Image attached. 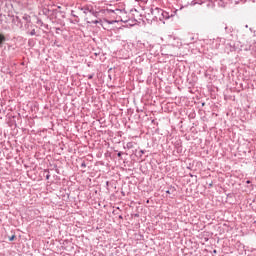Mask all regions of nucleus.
I'll list each match as a JSON object with an SVG mask.
<instances>
[{
  "label": "nucleus",
  "instance_id": "obj_4",
  "mask_svg": "<svg viewBox=\"0 0 256 256\" xmlns=\"http://www.w3.org/2000/svg\"><path fill=\"white\" fill-rule=\"evenodd\" d=\"M93 23H95V24H97V23H101V20L93 21Z\"/></svg>",
  "mask_w": 256,
  "mask_h": 256
},
{
  "label": "nucleus",
  "instance_id": "obj_6",
  "mask_svg": "<svg viewBox=\"0 0 256 256\" xmlns=\"http://www.w3.org/2000/svg\"><path fill=\"white\" fill-rule=\"evenodd\" d=\"M88 79H93V76H89Z\"/></svg>",
  "mask_w": 256,
  "mask_h": 256
},
{
  "label": "nucleus",
  "instance_id": "obj_2",
  "mask_svg": "<svg viewBox=\"0 0 256 256\" xmlns=\"http://www.w3.org/2000/svg\"><path fill=\"white\" fill-rule=\"evenodd\" d=\"M105 13H114V11L107 9V10L105 11Z\"/></svg>",
  "mask_w": 256,
  "mask_h": 256
},
{
  "label": "nucleus",
  "instance_id": "obj_5",
  "mask_svg": "<svg viewBox=\"0 0 256 256\" xmlns=\"http://www.w3.org/2000/svg\"><path fill=\"white\" fill-rule=\"evenodd\" d=\"M166 193H167L168 195H170V194H171V192H170L169 190H167V191H166Z\"/></svg>",
  "mask_w": 256,
  "mask_h": 256
},
{
  "label": "nucleus",
  "instance_id": "obj_1",
  "mask_svg": "<svg viewBox=\"0 0 256 256\" xmlns=\"http://www.w3.org/2000/svg\"><path fill=\"white\" fill-rule=\"evenodd\" d=\"M5 41V35L0 34V45L3 44Z\"/></svg>",
  "mask_w": 256,
  "mask_h": 256
},
{
  "label": "nucleus",
  "instance_id": "obj_8",
  "mask_svg": "<svg viewBox=\"0 0 256 256\" xmlns=\"http://www.w3.org/2000/svg\"><path fill=\"white\" fill-rule=\"evenodd\" d=\"M246 183L249 185V183H251V181L248 180Z\"/></svg>",
  "mask_w": 256,
  "mask_h": 256
},
{
  "label": "nucleus",
  "instance_id": "obj_7",
  "mask_svg": "<svg viewBox=\"0 0 256 256\" xmlns=\"http://www.w3.org/2000/svg\"><path fill=\"white\" fill-rule=\"evenodd\" d=\"M118 157H121V152L118 153Z\"/></svg>",
  "mask_w": 256,
  "mask_h": 256
},
{
  "label": "nucleus",
  "instance_id": "obj_3",
  "mask_svg": "<svg viewBox=\"0 0 256 256\" xmlns=\"http://www.w3.org/2000/svg\"><path fill=\"white\" fill-rule=\"evenodd\" d=\"M14 239H15V235L11 236V237L9 238V241H14Z\"/></svg>",
  "mask_w": 256,
  "mask_h": 256
}]
</instances>
